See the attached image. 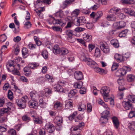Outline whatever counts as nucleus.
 Instances as JSON below:
<instances>
[{"label": "nucleus", "mask_w": 135, "mask_h": 135, "mask_svg": "<svg viewBox=\"0 0 135 135\" xmlns=\"http://www.w3.org/2000/svg\"><path fill=\"white\" fill-rule=\"evenodd\" d=\"M51 0H41V1H40V0H38L35 2V7L37 9H35V11L39 16L40 17V15L41 14L42 12L45 11L44 7H40L42 4V2L49 4L51 3Z\"/></svg>", "instance_id": "f257e3e1"}, {"label": "nucleus", "mask_w": 135, "mask_h": 135, "mask_svg": "<svg viewBox=\"0 0 135 135\" xmlns=\"http://www.w3.org/2000/svg\"><path fill=\"white\" fill-rule=\"evenodd\" d=\"M13 61L11 60H9L7 63L6 64V67L7 68L9 69V68L10 67H12L13 68H14V66H13L14 63Z\"/></svg>", "instance_id": "a19ab883"}, {"label": "nucleus", "mask_w": 135, "mask_h": 135, "mask_svg": "<svg viewBox=\"0 0 135 135\" xmlns=\"http://www.w3.org/2000/svg\"><path fill=\"white\" fill-rule=\"evenodd\" d=\"M80 93L81 94H85L86 92V89L85 88L83 87L80 88Z\"/></svg>", "instance_id": "69168bd1"}, {"label": "nucleus", "mask_w": 135, "mask_h": 135, "mask_svg": "<svg viewBox=\"0 0 135 135\" xmlns=\"http://www.w3.org/2000/svg\"><path fill=\"white\" fill-rule=\"evenodd\" d=\"M38 66V65L37 64H29L28 65V66L29 68L32 69H34L35 68L37 67Z\"/></svg>", "instance_id": "09e8293b"}, {"label": "nucleus", "mask_w": 135, "mask_h": 135, "mask_svg": "<svg viewBox=\"0 0 135 135\" xmlns=\"http://www.w3.org/2000/svg\"><path fill=\"white\" fill-rule=\"evenodd\" d=\"M77 91L76 89L71 90L68 94V96L70 98H71L74 96L77 93Z\"/></svg>", "instance_id": "c756f323"}, {"label": "nucleus", "mask_w": 135, "mask_h": 135, "mask_svg": "<svg viewBox=\"0 0 135 135\" xmlns=\"http://www.w3.org/2000/svg\"><path fill=\"white\" fill-rule=\"evenodd\" d=\"M28 100V97L25 96L21 99H17L16 102L18 106L22 109H24L26 107V102Z\"/></svg>", "instance_id": "7ed1b4c3"}, {"label": "nucleus", "mask_w": 135, "mask_h": 135, "mask_svg": "<svg viewBox=\"0 0 135 135\" xmlns=\"http://www.w3.org/2000/svg\"><path fill=\"white\" fill-rule=\"evenodd\" d=\"M23 57L25 58L28 56V50L26 48L24 47L22 50Z\"/></svg>", "instance_id": "f704fd0d"}, {"label": "nucleus", "mask_w": 135, "mask_h": 135, "mask_svg": "<svg viewBox=\"0 0 135 135\" xmlns=\"http://www.w3.org/2000/svg\"><path fill=\"white\" fill-rule=\"evenodd\" d=\"M119 92L118 93V95L119 96V98L121 99L123 98V91L124 89L123 87H121L119 86L118 87Z\"/></svg>", "instance_id": "c85d7f7f"}, {"label": "nucleus", "mask_w": 135, "mask_h": 135, "mask_svg": "<svg viewBox=\"0 0 135 135\" xmlns=\"http://www.w3.org/2000/svg\"><path fill=\"white\" fill-rule=\"evenodd\" d=\"M110 90L109 88L105 86L102 88L100 92L103 96H108V94L110 92Z\"/></svg>", "instance_id": "6e6552de"}, {"label": "nucleus", "mask_w": 135, "mask_h": 135, "mask_svg": "<svg viewBox=\"0 0 135 135\" xmlns=\"http://www.w3.org/2000/svg\"><path fill=\"white\" fill-rule=\"evenodd\" d=\"M41 55L45 59H47L48 57V53L47 51L43 50L41 54Z\"/></svg>", "instance_id": "603ef678"}, {"label": "nucleus", "mask_w": 135, "mask_h": 135, "mask_svg": "<svg viewBox=\"0 0 135 135\" xmlns=\"http://www.w3.org/2000/svg\"><path fill=\"white\" fill-rule=\"evenodd\" d=\"M106 18L108 21H114L116 20V16L113 15H109L107 16Z\"/></svg>", "instance_id": "2f4dec72"}, {"label": "nucleus", "mask_w": 135, "mask_h": 135, "mask_svg": "<svg viewBox=\"0 0 135 135\" xmlns=\"http://www.w3.org/2000/svg\"><path fill=\"white\" fill-rule=\"evenodd\" d=\"M112 119L114 127L115 128L118 129L120 124L118 118L114 116L112 117Z\"/></svg>", "instance_id": "4468645a"}, {"label": "nucleus", "mask_w": 135, "mask_h": 135, "mask_svg": "<svg viewBox=\"0 0 135 135\" xmlns=\"http://www.w3.org/2000/svg\"><path fill=\"white\" fill-rule=\"evenodd\" d=\"M130 118H132L135 117V111H131L129 113L128 115Z\"/></svg>", "instance_id": "338daca9"}, {"label": "nucleus", "mask_w": 135, "mask_h": 135, "mask_svg": "<svg viewBox=\"0 0 135 135\" xmlns=\"http://www.w3.org/2000/svg\"><path fill=\"white\" fill-rule=\"evenodd\" d=\"M83 38L84 40L87 42H89L91 41L92 36L89 34L85 33L83 35Z\"/></svg>", "instance_id": "aec40b11"}, {"label": "nucleus", "mask_w": 135, "mask_h": 135, "mask_svg": "<svg viewBox=\"0 0 135 135\" xmlns=\"http://www.w3.org/2000/svg\"><path fill=\"white\" fill-rule=\"evenodd\" d=\"M33 120L36 123L41 124L42 123L41 120L37 117H36L35 118H33Z\"/></svg>", "instance_id": "c03bdc74"}, {"label": "nucleus", "mask_w": 135, "mask_h": 135, "mask_svg": "<svg viewBox=\"0 0 135 135\" xmlns=\"http://www.w3.org/2000/svg\"><path fill=\"white\" fill-rule=\"evenodd\" d=\"M100 47L101 49L104 53H107L109 52V49L106 43L100 42Z\"/></svg>", "instance_id": "423d86ee"}, {"label": "nucleus", "mask_w": 135, "mask_h": 135, "mask_svg": "<svg viewBox=\"0 0 135 135\" xmlns=\"http://www.w3.org/2000/svg\"><path fill=\"white\" fill-rule=\"evenodd\" d=\"M5 102V99L4 97L0 98V107H2Z\"/></svg>", "instance_id": "680f3d73"}, {"label": "nucleus", "mask_w": 135, "mask_h": 135, "mask_svg": "<svg viewBox=\"0 0 135 135\" xmlns=\"http://www.w3.org/2000/svg\"><path fill=\"white\" fill-rule=\"evenodd\" d=\"M129 127V129L132 131L135 130V122H133L130 123Z\"/></svg>", "instance_id": "49530a36"}, {"label": "nucleus", "mask_w": 135, "mask_h": 135, "mask_svg": "<svg viewBox=\"0 0 135 135\" xmlns=\"http://www.w3.org/2000/svg\"><path fill=\"white\" fill-rule=\"evenodd\" d=\"M52 28L54 31L57 32H61L62 31V29L58 26H52Z\"/></svg>", "instance_id": "864d4df0"}, {"label": "nucleus", "mask_w": 135, "mask_h": 135, "mask_svg": "<svg viewBox=\"0 0 135 135\" xmlns=\"http://www.w3.org/2000/svg\"><path fill=\"white\" fill-rule=\"evenodd\" d=\"M7 38V37L5 35H1L0 37V41L2 42H3Z\"/></svg>", "instance_id": "e2e57ef3"}, {"label": "nucleus", "mask_w": 135, "mask_h": 135, "mask_svg": "<svg viewBox=\"0 0 135 135\" xmlns=\"http://www.w3.org/2000/svg\"><path fill=\"white\" fill-rule=\"evenodd\" d=\"M54 88L56 91H57L62 92L63 91V88L59 83L54 85Z\"/></svg>", "instance_id": "412c9836"}, {"label": "nucleus", "mask_w": 135, "mask_h": 135, "mask_svg": "<svg viewBox=\"0 0 135 135\" xmlns=\"http://www.w3.org/2000/svg\"><path fill=\"white\" fill-rule=\"evenodd\" d=\"M45 129L50 133L54 132L55 129V127L54 126L49 123H47L45 126Z\"/></svg>", "instance_id": "1a4fd4ad"}, {"label": "nucleus", "mask_w": 135, "mask_h": 135, "mask_svg": "<svg viewBox=\"0 0 135 135\" xmlns=\"http://www.w3.org/2000/svg\"><path fill=\"white\" fill-rule=\"evenodd\" d=\"M123 106L127 110H129L132 108V103L129 101H123L122 102Z\"/></svg>", "instance_id": "ddd939ff"}, {"label": "nucleus", "mask_w": 135, "mask_h": 135, "mask_svg": "<svg viewBox=\"0 0 135 135\" xmlns=\"http://www.w3.org/2000/svg\"><path fill=\"white\" fill-rule=\"evenodd\" d=\"M72 103L71 101H68L65 104V107L66 109H68L72 107Z\"/></svg>", "instance_id": "3c124183"}, {"label": "nucleus", "mask_w": 135, "mask_h": 135, "mask_svg": "<svg viewBox=\"0 0 135 135\" xmlns=\"http://www.w3.org/2000/svg\"><path fill=\"white\" fill-rule=\"evenodd\" d=\"M101 55L100 51L98 48H96L95 52V56L97 57H98L100 56Z\"/></svg>", "instance_id": "de8ad7c7"}, {"label": "nucleus", "mask_w": 135, "mask_h": 135, "mask_svg": "<svg viewBox=\"0 0 135 135\" xmlns=\"http://www.w3.org/2000/svg\"><path fill=\"white\" fill-rule=\"evenodd\" d=\"M114 26H116L115 28L118 29L123 28L126 26L125 22L123 21H121L119 22L115 23L114 24Z\"/></svg>", "instance_id": "f8f14e48"}, {"label": "nucleus", "mask_w": 135, "mask_h": 135, "mask_svg": "<svg viewBox=\"0 0 135 135\" xmlns=\"http://www.w3.org/2000/svg\"><path fill=\"white\" fill-rule=\"evenodd\" d=\"M86 22V21L85 17H81L77 19V21L75 22V23L76 26H79L81 25L84 24Z\"/></svg>", "instance_id": "39448f33"}, {"label": "nucleus", "mask_w": 135, "mask_h": 135, "mask_svg": "<svg viewBox=\"0 0 135 135\" xmlns=\"http://www.w3.org/2000/svg\"><path fill=\"white\" fill-rule=\"evenodd\" d=\"M78 107V109L79 111H84L86 109V105L83 103H80Z\"/></svg>", "instance_id": "473e14b6"}, {"label": "nucleus", "mask_w": 135, "mask_h": 135, "mask_svg": "<svg viewBox=\"0 0 135 135\" xmlns=\"http://www.w3.org/2000/svg\"><path fill=\"white\" fill-rule=\"evenodd\" d=\"M80 59L81 60L85 62L91 68H93L96 64L95 61L89 57L86 56L84 54L81 55Z\"/></svg>", "instance_id": "f03ea898"}, {"label": "nucleus", "mask_w": 135, "mask_h": 135, "mask_svg": "<svg viewBox=\"0 0 135 135\" xmlns=\"http://www.w3.org/2000/svg\"><path fill=\"white\" fill-rule=\"evenodd\" d=\"M128 101L135 103V96L133 95H129L128 96Z\"/></svg>", "instance_id": "37998d69"}, {"label": "nucleus", "mask_w": 135, "mask_h": 135, "mask_svg": "<svg viewBox=\"0 0 135 135\" xmlns=\"http://www.w3.org/2000/svg\"><path fill=\"white\" fill-rule=\"evenodd\" d=\"M61 50L58 45H55L53 49V52L55 54H59L60 53Z\"/></svg>", "instance_id": "a878e982"}, {"label": "nucleus", "mask_w": 135, "mask_h": 135, "mask_svg": "<svg viewBox=\"0 0 135 135\" xmlns=\"http://www.w3.org/2000/svg\"><path fill=\"white\" fill-rule=\"evenodd\" d=\"M109 114V111L107 110L103 112L100 118V120L102 123H104L108 121V119L107 117Z\"/></svg>", "instance_id": "20e7f679"}, {"label": "nucleus", "mask_w": 135, "mask_h": 135, "mask_svg": "<svg viewBox=\"0 0 135 135\" xmlns=\"http://www.w3.org/2000/svg\"><path fill=\"white\" fill-rule=\"evenodd\" d=\"M83 85V83L81 81L77 82L74 84V86L75 88H80Z\"/></svg>", "instance_id": "58836bf2"}, {"label": "nucleus", "mask_w": 135, "mask_h": 135, "mask_svg": "<svg viewBox=\"0 0 135 135\" xmlns=\"http://www.w3.org/2000/svg\"><path fill=\"white\" fill-rule=\"evenodd\" d=\"M29 106L31 108H33L35 109L37 107L38 104L36 100L30 101L28 103Z\"/></svg>", "instance_id": "dca6fc26"}, {"label": "nucleus", "mask_w": 135, "mask_h": 135, "mask_svg": "<svg viewBox=\"0 0 135 135\" xmlns=\"http://www.w3.org/2000/svg\"><path fill=\"white\" fill-rule=\"evenodd\" d=\"M97 101L98 104L102 105L105 109L107 110L109 109L108 105L106 104L100 98L98 99Z\"/></svg>", "instance_id": "6ab92c4d"}, {"label": "nucleus", "mask_w": 135, "mask_h": 135, "mask_svg": "<svg viewBox=\"0 0 135 135\" xmlns=\"http://www.w3.org/2000/svg\"><path fill=\"white\" fill-rule=\"evenodd\" d=\"M61 54L63 55H67L69 52V50L66 48H62L61 50Z\"/></svg>", "instance_id": "a18cd8bd"}, {"label": "nucleus", "mask_w": 135, "mask_h": 135, "mask_svg": "<svg viewBox=\"0 0 135 135\" xmlns=\"http://www.w3.org/2000/svg\"><path fill=\"white\" fill-rule=\"evenodd\" d=\"M24 28L26 29H29L31 28V24L30 21H25L23 22Z\"/></svg>", "instance_id": "7c9ffc66"}, {"label": "nucleus", "mask_w": 135, "mask_h": 135, "mask_svg": "<svg viewBox=\"0 0 135 135\" xmlns=\"http://www.w3.org/2000/svg\"><path fill=\"white\" fill-rule=\"evenodd\" d=\"M120 12V9L117 7H114L111 8L109 12L111 13H114L115 14H118Z\"/></svg>", "instance_id": "5701e85b"}, {"label": "nucleus", "mask_w": 135, "mask_h": 135, "mask_svg": "<svg viewBox=\"0 0 135 135\" xmlns=\"http://www.w3.org/2000/svg\"><path fill=\"white\" fill-rule=\"evenodd\" d=\"M30 96L32 100H36L38 99L40 96L35 90L31 91L30 93Z\"/></svg>", "instance_id": "9d476101"}, {"label": "nucleus", "mask_w": 135, "mask_h": 135, "mask_svg": "<svg viewBox=\"0 0 135 135\" xmlns=\"http://www.w3.org/2000/svg\"><path fill=\"white\" fill-rule=\"evenodd\" d=\"M39 103L40 106L41 108L45 107L47 104V102H44L42 99H41L39 100Z\"/></svg>", "instance_id": "cd10ccee"}, {"label": "nucleus", "mask_w": 135, "mask_h": 135, "mask_svg": "<svg viewBox=\"0 0 135 135\" xmlns=\"http://www.w3.org/2000/svg\"><path fill=\"white\" fill-rule=\"evenodd\" d=\"M74 76L75 79L77 80H81L83 77L82 73L79 71H76L74 73Z\"/></svg>", "instance_id": "2eb2a0df"}, {"label": "nucleus", "mask_w": 135, "mask_h": 135, "mask_svg": "<svg viewBox=\"0 0 135 135\" xmlns=\"http://www.w3.org/2000/svg\"><path fill=\"white\" fill-rule=\"evenodd\" d=\"M51 93L52 91L51 89L47 88L44 89V92L42 91H40V93L41 94V96L44 97L45 96L47 97L49 95L51 94Z\"/></svg>", "instance_id": "9b49d317"}, {"label": "nucleus", "mask_w": 135, "mask_h": 135, "mask_svg": "<svg viewBox=\"0 0 135 135\" xmlns=\"http://www.w3.org/2000/svg\"><path fill=\"white\" fill-rule=\"evenodd\" d=\"M128 30L127 29L122 31L119 34V36L120 37H125L128 32Z\"/></svg>", "instance_id": "79ce46f5"}, {"label": "nucleus", "mask_w": 135, "mask_h": 135, "mask_svg": "<svg viewBox=\"0 0 135 135\" xmlns=\"http://www.w3.org/2000/svg\"><path fill=\"white\" fill-rule=\"evenodd\" d=\"M47 71V66H45L42 67L41 69V71L43 74L46 73Z\"/></svg>", "instance_id": "774afa93"}, {"label": "nucleus", "mask_w": 135, "mask_h": 135, "mask_svg": "<svg viewBox=\"0 0 135 135\" xmlns=\"http://www.w3.org/2000/svg\"><path fill=\"white\" fill-rule=\"evenodd\" d=\"M127 79L128 81L132 82L134 80L135 76L132 74H129L127 76Z\"/></svg>", "instance_id": "ea45409f"}, {"label": "nucleus", "mask_w": 135, "mask_h": 135, "mask_svg": "<svg viewBox=\"0 0 135 135\" xmlns=\"http://www.w3.org/2000/svg\"><path fill=\"white\" fill-rule=\"evenodd\" d=\"M66 33L68 36V40H69L70 42H71L70 40L72 38L73 31L71 30H68L66 31Z\"/></svg>", "instance_id": "bb28decb"}, {"label": "nucleus", "mask_w": 135, "mask_h": 135, "mask_svg": "<svg viewBox=\"0 0 135 135\" xmlns=\"http://www.w3.org/2000/svg\"><path fill=\"white\" fill-rule=\"evenodd\" d=\"M62 117L61 116L56 117L54 119V122L57 125L60 124L62 122Z\"/></svg>", "instance_id": "4be33fe9"}, {"label": "nucleus", "mask_w": 135, "mask_h": 135, "mask_svg": "<svg viewBox=\"0 0 135 135\" xmlns=\"http://www.w3.org/2000/svg\"><path fill=\"white\" fill-rule=\"evenodd\" d=\"M80 12V10L78 9H76L71 13L72 17H76L78 15Z\"/></svg>", "instance_id": "72a5a7b5"}, {"label": "nucleus", "mask_w": 135, "mask_h": 135, "mask_svg": "<svg viewBox=\"0 0 135 135\" xmlns=\"http://www.w3.org/2000/svg\"><path fill=\"white\" fill-rule=\"evenodd\" d=\"M111 44L115 48H118L119 46L118 41L116 39L112 40L110 41Z\"/></svg>", "instance_id": "b1692460"}, {"label": "nucleus", "mask_w": 135, "mask_h": 135, "mask_svg": "<svg viewBox=\"0 0 135 135\" xmlns=\"http://www.w3.org/2000/svg\"><path fill=\"white\" fill-rule=\"evenodd\" d=\"M123 57V56L118 54H115L114 56L115 59L119 62L124 61V59Z\"/></svg>", "instance_id": "f3484780"}, {"label": "nucleus", "mask_w": 135, "mask_h": 135, "mask_svg": "<svg viewBox=\"0 0 135 135\" xmlns=\"http://www.w3.org/2000/svg\"><path fill=\"white\" fill-rule=\"evenodd\" d=\"M118 66V64L115 62H114L112 67V71L116 70Z\"/></svg>", "instance_id": "5fc2aeb1"}, {"label": "nucleus", "mask_w": 135, "mask_h": 135, "mask_svg": "<svg viewBox=\"0 0 135 135\" xmlns=\"http://www.w3.org/2000/svg\"><path fill=\"white\" fill-rule=\"evenodd\" d=\"M55 16L57 17H62L65 16L62 11L60 10L56 12L55 14Z\"/></svg>", "instance_id": "c9c22d12"}, {"label": "nucleus", "mask_w": 135, "mask_h": 135, "mask_svg": "<svg viewBox=\"0 0 135 135\" xmlns=\"http://www.w3.org/2000/svg\"><path fill=\"white\" fill-rule=\"evenodd\" d=\"M7 130V126H0V131L2 132H5Z\"/></svg>", "instance_id": "052dcab7"}, {"label": "nucleus", "mask_w": 135, "mask_h": 135, "mask_svg": "<svg viewBox=\"0 0 135 135\" xmlns=\"http://www.w3.org/2000/svg\"><path fill=\"white\" fill-rule=\"evenodd\" d=\"M92 107L90 103H88L87 104V110L88 112L89 113L91 112L92 110Z\"/></svg>", "instance_id": "4d7b16f0"}, {"label": "nucleus", "mask_w": 135, "mask_h": 135, "mask_svg": "<svg viewBox=\"0 0 135 135\" xmlns=\"http://www.w3.org/2000/svg\"><path fill=\"white\" fill-rule=\"evenodd\" d=\"M94 26L93 24L92 23H87L86 24V27L88 29L92 28Z\"/></svg>", "instance_id": "0e129e2a"}, {"label": "nucleus", "mask_w": 135, "mask_h": 135, "mask_svg": "<svg viewBox=\"0 0 135 135\" xmlns=\"http://www.w3.org/2000/svg\"><path fill=\"white\" fill-rule=\"evenodd\" d=\"M54 106L55 109L59 110L62 107V104L59 102H56L55 103Z\"/></svg>", "instance_id": "e433bc0d"}, {"label": "nucleus", "mask_w": 135, "mask_h": 135, "mask_svg": "<svg viewBox=\"0 0 135 135\" xmlns=\"http://www.w3.org/2000/svg\"><path fill=\"white\" fill-rule=\"evenodd\" d=\"M8 97L10 100H12L13 98V94L11 90H9L8 93Z\"/></svg>", "instance_id": "6e6d98bb"}, {"label": "nucleus", "mask_w": 135, "mask_h": 135, "mask_svg": "<svg viewBox=\"0 0 135 135\" xmlns=\"http://www.w3.org/2000/svg\"><path fill=\"white\" fill-rule=\"evenodd\" d=\"M85 30V28H84L78 27L76 28L74 30L77 32H80L83 31Z\"/></svg>", "instance_id": "bf43d9fd"}, {"label": "nucleus", "mask_w": 135, "mask_h": 135, "mask_svg": "<svg viewBox=\"0 0 135 135\" xmlns=\"http://www.w3.org/2000/svg\"><path fill=\"white\" fill-rule=\"evenodd\" d=\"M121 70V74L122 76L125 75L127 71H130L131 70V68L127 66H124L122 68L120 69Z\"/></svg>", "instance_id": "a211bd4d"}, {"label": "nucleus", "mask_w": 135, "mask_h": 135, "mask_svg": "<svg viewBox=\"0 0 135 135\" xmlns=\"http://www.w3.org/2000/svg\"><path fill=\"white\" fill-rule=\"evenodd\" d=\"M109 25V23L107 21H104L101 23L100 26L101 27H105L108 26Z\"/></svg>", "instance_id": "8fccbe9b"}, {"label": "nucleus", "mask_w": 135, "mask_h": 135, "mask_svg": "<svg viewBox=\"0 0 135 135\" xmlns=\"http://www.w3.org/2000/svg\"><path fill=\"white\" fill-rule=\"evenodd\" d=\"M94 70L96 72L102 74H105L107 73L106 70L98 67L94 68Z\"/></svg>", "instance_id": "393cba45"}, {"label": "nucleus", "mask_w": 135, "mask_h": 135, "mask_svg": "<svg viewBox=\"0 0 135 135\" xmlns=\"http://www.w3.org/2000/svg\"><path fill=\"white\" fill-rule=\"evenodd\" d=\"M46 78L50 82H52L53 80L52 77L48 74H47L45 76Z\"/></svg>", "instance_id": "13d9d810"}, {"label": "nucleus", "mask_w": 135, "mask_h": 135, "mask_svg": "<svg viewBox=\"0 0 135 135\" xmlns=\"http://www.w3.org/2000/svg\"><path fill=\"white\" fill-rule=\"evenodd\" d=\"M52 23L54 25L58 24L61 27H64L66 24V23L64 22L61 19H55L54 18L52 19Z\"/></svg>", "instance_id": "0eeeda50"}, {"label": "nucleus", "mask_w": 135, "mask_h": 135, "mask_svg": "<svg viewBox=\"0 0 135 135\" xmlns=\"http://www.w3.org/2000/svg\"><path fill=\"white\" fill-rule=\"evenodd\" d=\"M103 15V13L102 11H99L97 12L95 15V19L96 21Z\"/></svg>", "instance_id": "4c0bfd02"}]
</instances>
